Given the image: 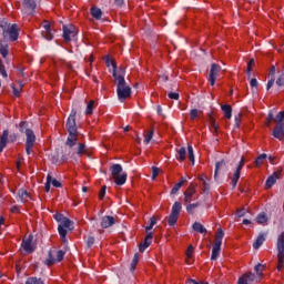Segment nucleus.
<instances>
[{"label": "nucleus", "mask_w": 284, "mask_h": 284, "mask_svg": "<svg viewBox=\"0 0 284 284\" xmlns=\"http://www.w3.org/2000/svg\"><path fill=\"white\" fill-rule=\"evenodd\" d=\"M113 77L116 83L118 99L123 103L125 99H130V97H132V88H130V84L125 82V68H120L119 71H116V65L113 64Z\"/></svg>", "instance_id": "nucleus-1"}, {"label": "nucleus", "mask_w": 284, "mask_h": 284, "mask_svg": "<svg viewBox=\"0 0 284 284\" xmlns=\"http://www.w3.org/2000/svg\"><path fill=\"white\" fill-rule=\"evenodd\" d=\"M77 110L72 109L68 121H67V130L69 135L65 141V145L69 150H72L74 145H77V141H79V131L77 130Z\"/></svg>", "instance_id": "nucleus-2"}, {"label": "nucleus", "mask_w": 284, "mask_h": 284, "mask_svg": "<svg viewBox=\"0 0 284 284\" xmlns=\"http://www.w3.org/2000/svg\"><path fill=\"white\" fill-rule=\"evenodd\" d=\"M111 176L116 185H125L128 181V173L123 172L121 164H113L111 166Z\"/></svg>", "instance_id": "nucleus-3"}, {"label": "nucleus", "mask_w": 284, "mask_h": 284, "mask_svg": "<svg viewBox=\"0 0 284 284\" xmlns=\"http://www.w3.org/2000/svg\"><path fill=\"white\" fill-rule=\"evenodd\" d=\"M0 28L3 30V37L10 38L11 41H17L19 39V28L17 24L10 26L7 21H2Z\"/></svg>", "instance_id": "nucleus-4"}, {"label": "nucleus", "mask_w": 284, "mask_h": 284, "mask_svg": "<svg viewBox=\"0 0 284 284\" xmlns=\"http://www.w3.org/2000/svg\"><path fill=\"white\" fill-rule=\"evenodd\" d=\"M20 132H24L27 140L26 145H34L37 143V135H34V131L28 128V122H20Z\"/></svg>", "instance_id": "nucleus-5"}, {"label": "nucleus", "mask_w": 284, "mask_h": 284, "mask_svg": "<svg viewBox=\"0 0 284 284\" xmlns=\"http://www.w3.org/2000/svg\"><path fill=\"white\" fill-rule=\"evenodd\" d=\"M70 227H72V221L68 217H64L58 226V232L63 243L67 241L65 236L68 235V230H70Z\"/></svg>", "instance_id": "nucleus-6"}, {"label": "nucleus", "mask_w": 284, "mask_h": 284, "mask_svg": "<svg viewBox=\"0 0 284 284\" xmlns=\"http://www.w3.org/2000/svg\"><path fill=\"white\" fill-rule=\"evenodd\" d=\"M41 37L47 41H52V39H54V30L52 29V24H50V21L48 20H44L42 22Z\"/></svg>", "instance_id": "nucleus-7"}, {"label": "nucleus", "mask_w": 284, "mask_h": 284, "mask_svg": "<svg viewBox=\"0 0 284 284\" xmlns=\"http://www.w3.org/2000/svg\"><path fill=\"white\" fill-rule=\"evenodd\" d=\"M183 205L180 202H175L172 206L171 214L169 215V225H176V221H179V215L181 214V210Z\"/></svg>", "instance_id": "nucleus-8"}, {"label": "nucleus", "mask_w": 284, "mask_h": 284, "mask_svg": "<svg viewBox=\"0 0 284 284\" xmlns=\"http://www.w3.org/2000/svg\"><path fill=\"white\" fill-rule=\"evenodd\" d=\"M34 236L29 235L27 239L22 240L21 247L27 254H32L34 252V243L32 242Z\"/></svg>", "instance_id": "nucleus-9"}, {"label": "nucleus", "mask_w": 284, "mask_h": 284, "mask_svg": "<svg viewBox=\"0 0 284 284\" xmlns=\"http://www.w3.org/2000/svg\"><path fill=\"white\" fill-rule=\"evenodd\" d=\"M230 170V162L222 160L220 162L215 163V172H214V179L215 181H219V172H227Z\"/></svg>", "instance_id": "nucleus-10"}, {"label": "nucleus", "mask_w": 284, "mask_h": 284, "mask_svg": "<svg viewBox=\"0 0 284 284\" xmlns=\"http://www.w3.org/2000/svg\"><path fill=\"white\" fill-rule=\"evenodd\" d=\"M74 37H77V29L74 28V26H72V24L64 26L63 27L64 41H72V39H74Z\"/></svg>", "instance_id": "nucleus-11"}, {"label": "nucleus", "mask_w": 284, "mask_h": 284, "mask_svg": "<svg viewBox=\"0 0 284 284\" xmlns=\"http://www.w3.org/2000/svg\"><path fill=\"white\" fill-rule=\"evenodd\" d=\"M24 14H34V10L37 9V2L34 0H22Z\"/></svg>", "instance_id": "nucleus-12"}, {"label": "nucleus", "mask_w": 284, "mask_h": 284, "mask_svg": "<svg viewBox=\"0 0 284 284\" xmlns=\"http://www.w3.org/2000/svg\"><path fill=\"white\" fill-rule=\"evenodd\" d=\"M221 72V65L213 63L211 65L209 81L211 85H214L216 83V77H219V73Z\"/></svg>", "instance_id": "nucleus-13"}, {"label": "nucleus", "mask_w": 284, "mask_h": 284, "mask_svg": "<svg viewBox=\"0 0 284 284\" xmlns=\"http://www.w3.org/2000/svg\"><path fill=\"white\" fill-rule=\"evenodd\" d=\"M243 165H245V159L242 158L240 161L239 166L236 168L234 174H233V179H232V185H233V190L234 187H236L239 180L241 179V170H243Z\"/></svg>", "instance_id": "nucleus-14"}, {"label": "nucleus", "mask_w": 284, "mask_h": 284, "mask_svg": "<svg viewBox=\"0 0 284 284\" xmlns=\"http://www.w3.org/2000/svg\"><path fill=\"white\" fill-rule=\"evenodd\" d=\"M281 176V170L275 171L272 175H270L265 182L266 190H270V187H273L276 184V181H278Z\"/></svg>", "instance_id": "nucleus-15"}, {"label": "nucleus", "mask_w": 284, "mask_h": 284, "mask_svg": "<svg viewBox=\"0 0 284 284\" xmlns=\"http://www.w3.org/2000/svg\"><path fill=\"white\" fill-rule=\"evenodd\" d=\"M276 247H277V258L282 260L284 256V233H281L277 236Z\"/></svg>", "instance_id": "nucleus-16"}, {"label": "nucleus", "mask_w": 284, "mask_h": 284, "mask_svg": "<svg viewBox=\"0 0 284 284\" xmlns=\"http://www.w3.org/2000/svg\"><path fill=\"white\" fill-rule=\"evenodd\" d=\"M196 194V185L194 183H191L189 189L184 192V201L185 203H192V196Z\"/></svg>", "instance_id": "nucleus-17"}, {"label": "nucleus", "mask_w": 284, "mask_h": 284, "mask_svg": "<svg viewBox=\"0 0 284 284\" xmlns=\"http://www.w3.org/2000/svg\"><path fill=\"white\" fill-rule=\"evenodd\" d=\"M116 221L114 220V216L105 215L101 219V227H103V230L112 227V225H114Z\"/></svg>", "instance_id": "nucleus-18"}, {"label": "nucleus", "mask_w": 284, "mask_h": 284, "mask_svg": "<svg viewBox=\"0 0 284 284\" xmlns=\"http://www.w3.org/2000/svg\"><path fill=\"white\" fill-rule=\"evenodd\" d=\"M274 139H278V141L284 140V124H276L273 129Z\"/></svg>", "instance_id": "nucleus-19"}, {"label": "nucleus", "mask_w": 284, "mask_h": 284, "mask_svg": "<svg viewBox=\"0 0 284 284\" xmlns=\"http://www.w3.org/2000/svg\"><path fill=\"white\" fill-rule=\"evenodd\" d=\"M199 181L202 183V191L204 194H210V179L205 174L199 175Z\"/></svg>", "instance_id": "nucleus-20"}, {"label": "nucleus", "mask_w": 284, "mask_h": 284, "mask_svg": "<svg viewBox=\"0 0 284 284\" xmlns=\"http://www.w3.org/2000/svg\"><path fill=\"white\" fill-rule=\"evenodd\" d=\"M150 245H152V232H149L144 242L140 244L139 246L140 252H145V250H148Z\"/></svg>", "instance_id": "nucleus-21"}, {"label": "nucleus", "mask_w": 284, "mask_h": 284, "mask_svg": "<svg viewBox=\"0 0 284 284\" xmlns=\"http://www.w3.org/2000/svg\"><path fill=\"white\" fill-rule=\"evenodd\" d=\"M18 199L22 203H28V201H30V193H28V191L24 189H20L18 191Z\"/></svg>", "instance_id": "nucleus-22"}, {"label": "nucleus", "mask_w": 284, "mask_h": 284, "mask_svg": "<svg viewBox=\"0 0 284 284\" xmlns=\"http://www.w3.org/2000/svg\"><path fill=\"white\" fill-rule=\"evenodd\" d=\"M267 236V233H260L255 243H253V247L254 250H258V247H261V245H263V243H265V239Z\"/></svg>", "instance_id": "nucleus-23"}, {"label": "nucleus", "mask_w": 284, "mask_h": 284, "mask_svg": "<svg viewBox=\"0 0 284 284\" xmlns=\"http://www.w3.org/2000/svg\"><path fill=\"white\" fill-rule=\"evenodd\" d=\"M270 74L271 80H268L267 84H266V90H272L273 85H274V81H276V78L274 77V74H276V67L272 65L271 70H270Z\"/></svg>", "instance_id": "nucleus-24"}, {"label": "nucleus", "mask_w": 284, "mask_h": 284, "mask_svg": "<svg viewBox=\"0 0 284 284\" xmlns=\"http://www.w3.org/2000/svg\"><path fill=\"white\" fill-rule=\"evenodd\" d=\"M8 130H4L0 136V152H3V149L8 145Z\"/></svg>", "instance_id": "nucleus-25"}, {"label": "nucleus", "mask_w": 284, "mask_h": 284, "mask_svg": "<svg viewBox=\"0 0 284 284\" xmlns=\"http://www.w3.org/2000/svg\"><path fill=\"white\" fill-rule=\"evenodd\" d=\"M256 223H258L260 225H267V214L265 212H261L256 219H255Z\"/></svg>", "instance_id": "nucleus-26"}, {"label": "nucleus", "mask_w": 284, "mask_h": 284, "mask_svg": "<svg viewBox=\"0 0 284 284\" xmlns=\"http://www.w3.org/2000/svg\"><path fill=\"white\" fill-rule=\"evenodd\" d=\"M225 236V233L223 232V229H219L215 234V243L214 245H223V237Z\"/></svg>", "instance_id": "nucleus-27"}, {"label": "nucleus", "mask_w": 284, "mask_h": 284, "mask_svg": "<svg viewBox=\"0 0 284 284\" xmlns=\"http://www.w3.org/2000/svg\"><path fill=\"white\" fill-rule=\"evenodd\" d=\"M91 16L93 19H97V21L101 20V17H103V11L99 9L98 7H92L91 8Z\"/></svg>", "instance_id": "nucleus-28"}, {"label": "nucleus", "mask_w": 284, "mask_h": 284, "mask_svg": "<svg viewBox=\"0 0 284 284\" xmlns=\"http://www.w3.org/2000/svg\"><path fill=\"white\" fill-rule=\"evenodd\" d=\"M194 232H199L200 234H207V229L201 224V222H194L193 224Z\"/></svg>", "instance_id": "nucleus-29"}, {"label": "nucleus", "mask_w": 284, "mask_h": 284, "mask_svg": "<svg viewBox=\"0 0 284 284\" xmlns=\"http://www.w3.org/2000/svg\"><path fill=\"white\" fill-rule=\"evenodd\" d=\"M220 254H221V245L214 244L212 248L211 261H216Z\"/></svg>", "instance_id": "nucleus-30"}, {"label": "nucleus", "mask_w": 284, "mask_h": 284, "mask_svg": "<svg viewBox=\"0 0 284 284\" xmlns=\"http://www.w3.org/2000/svg\"><path fill=\"white\" fill-rule=\"evenodd\" d=\"M0 54L6 59L8 57V43L6 40L0 41Z\"/></svg>", "instance_id": "nucleus-31"}, {"label": "nucleus", "mask_w": 284, "mask_h": 284, "mask_svg": "<svg viewBox=\"0 0 284 284\" xmlns=\"http://www.w3.org/2000/svg\"><path fill=\"white\" fill-rule=\"evenodd\" d=\"M221 110L224 112L226 119H232V106L229 104H223Z\"/></svg>", "instance_id": "nucleus-32"}, {"label": "nucleus", "mask_w": 284, "mask_h": 284, "mask_svg": "<svg viewBox=\"0 0 284 284\" xmlns=\"http://www.w3.org/2000/svg\"><path fill=\"white\" fill-rule=\"evenodd\" d=\"M255 272H256V276L258 277L257 282L261 281V276H263V270H265V265L263 264H257L254 267Z\"/></svg>", "instance_id": "nucleus-33"}, {"label": "nucleus", "mask_w": 284, "mask_h": 284, "mask_svg": "<svg viewBox=\"0 0 284 284\" xmlns=\"http://www.w3.org/2000/svg\"><path fill=\"white\" fill-rule=\"evenodd\" d=\"M73 154H85V144L84 143H78V148H75Z\"/></svg>", "instance_id": "nucleus-34"}, {"label": "nucleus", "mask_w": 284, "mask_h": 284, "mask_svg": "<svg viewBox=\"0 0 284 284\" xmlns=\"http://www.w3.org/2000/svg\"><path fill=\"white\" fill-rule=\"evenodd\" d=\"M274 121L276 125H284V111L280 112L275 118Z\"/></svg>", "instance_id": "nucleus-35"}, {"label": "nucleus", "mask_w": 284, "mask_h": 284, "mask_svg": "<svg viewBox=\"0 0 284 284\" xmlns=\"http://www.w3.org/2000/svg\"><path fill=\"white\" fill-rule=\"evenodd\" d=\"M186 154H187V151L185 150V148H180L178 150V161H183Z\"/></svg>", "instance_id": "nucleus-36"}, {"label": "nucleus", "mask_w": 284, "mask_h": 284, "mask_svg": "<svg viewBox=\"0 0 284 284\" xmlns=\"http://www.w3.org/2000/svg\"><path fill=\"white\" fill-rule=\"evenodd\" d=\"M267 159V154L262 153L256 160H255V165L258 168V165H263V161Z\"/></svg>", "instance_id": "nucleus-37"}, {"label": "nucleus", "mask_w": 284, "mask_h": 284, "mask_svg": "<svg viewBox=\"0 0 284 284\" xmlns=\"http://www.w3.org/2000/svg\"><path fill=\"white\" fill-rule=\"evenodd\" d=\"M136 263H139V253L134 254V257L131 262V266H130L131 272H134V270L136 268Z\"/></svg>", "instance_id": "nucleus-38"}, {"label": "nucleus", "mask_w": 284, "mask_h": 284, "mask_svg": "<svg viewBox=\"0 0 284 284\" xmlns=\"http://www.w3.org/2000/svg\"><path fill=\"white\" fill-rule=\"evenodd\" d=\"M187 154H189V160L191 161L192 165H194V149L192 145L187 146Z\"/></svg>", "instance_id": "nucleus-39"}, {"label": "nucleus", "mask_w": 284, "mask_h": 284, "mask_svg": "<svg viewBox=\"0 0 284 284\" xmlns=\"http://www.w3.org/2000/svg\"><path fill=\"white\" fill-rule=\"evenodd\" d=\"M26 284H43V281H41V278H37V277H29L26 281Z\"/></svg>", "instance_id": "nucleus-40"}, {"label": "nucleus", "mask_w": 284, "mask_h": 284, "mask_svg": "<svg viewBox=\"0 0 284 284\" xmlns=\"http://www.w3.org/2000/svg\"><path fill=\"white\" fill-rule=\"evenodd\" d=\"M154 138V131H148V133L144 135V143H150V141H152V139Z\"/></svg>", "instance_id": "nucleus-41"}, {"label": "nucleus", "mask_w": 284, "mask_h": 284, "mask_svg": "<svg viewBox=\"0 0 284 284\" xmlns=\"http://www.w3.org/2000/svg\"><path fill=\"white\" fill-rule=\"evenodd\" d=\"M50 185H52V175H47V182L44 184L45 192H50Z\"/></svg>", "instance_id": "nucleus-42"}, {"label": "nucleus", "mask_w": 284, "mask_h": 284, "mask_svg": "<svg viewBox=\"0 0 284 284\" xmlns=\"http://www.w3.org/2000/svg\"><path fill=\"white\" fill-rule=\"evenodd\" d=\"M92 110H94V100H91L87 104L85 114H92Z\"/></svg>", "instance_id": "nucleus-43"}, {"label": "nucleus", "mask_w": 284, "mask_h": 284, "mask_svg": "<svg viewBox=\"0 0 284 284\" xmlns=\"http://www.w3.org/2000/svg\"><path fill=\"white\" fill-rule=\"evenodd\" d=\"M275 83L278 88H284V72L281 73V75L276 79Z\"/></svg>", "instance_id": "nucleus-44"}, {"label": "nucleus", "mask_w": 284, "mask_h": 284, "mask_svg": "<svg viewBox=\"0 0 284 284\" xmlns=\"http://www.w3.org/2000/svg\"><path fill=\"white\" fill-rule=\"evenodd\" d=\"M57 263V258L52 256V252H49V257L45 260V265H54Z\"/></svg>", "instance_id": "nucleus-45"}, {"label": "nucleus", "mask_w": 284, "mask_h": 284, "mask_svg": "<svg viewBox=\"0 0 284 284\" xmlns=\"http://www.w3.org/2000/svg\"><path fill=\"white\" fill-rule=\"evenodd\" d=\"M252 65H254V59H251L247 63V69H246V74L250 79V77H252Z\"/></svg>", "instance_id": "nucleus-46"}, {"label": "nucleus", "mask_w": 284, "mask_h": 284, "mask_svg": "<svg viewBox=\"0 0 284 284\" xmlns=\"http://www.w3.org/2000/svg\"><path fill=\"white\" fill-rule=\"evenodd\" d=\"M105 64L108 65V68H110V65H112V68H114V65H115V72H116V62L110 60V57L105 58ZM112 74L114 75V71L112 72Z\"/></svg>", "instance_id": "nucleus-47"}, {"label": "nucleus", "mask_w": 284, "mask_h": 284, "mask_svg": "<svg viewBox=\"0 0 284 284\" xmlns=\"http://www.w3.org/2000/svg\"><path fill=\"white\" fill-rule=\"evenodd\" d=\"M192 252H194V246L190 245L186 251V263H190V258H192Z\"/></svg>", "instance_id": "nucleus-48"}, {"label": "nucleus", "mask_w": 284, "mask_h": 284, "mask_svg": "<svg viewBox=\"0 0 284 284\" xmlns=\"http://www.w3.org/2000/svg\"><path fill=\"white\" fill-rule=\"evenodd\" d=\"M160 172H161V169L156 166H152V181H154L159 176Z\"/></svg>", "instance_id": "nucleus-49"}, {"label": "nucleus", "mask_w": 284, "mask_h": 284, "mask_svg": "<svg viewBox=\"0 0 284 284\" xmlns=\"http://www.w3.org/2000/svg\"><path fill=\"white\" fill-rule=\"evenodd\" d=\"M63 256H65V252H63V251H58V252H57L55 262H57V263H61V261H63Z\"/></svg>", "instance_id": "nucleus-50"}, {"label": "nucleus", "mask_w": 284, "mask_h": 284, "mask_svg": "<svg viewBox=\"0 0 284 284\" xmlns=\"http://www.w3.org/2000/svg\"><path fill=\"white\" fill-rule=\"evenodd\" d=\"M155 224H156V217H151L150 225L145 227L146 232H150V230H152V227H154Z\"/></svg>", "instance_id": "nucleus-51"}, {"label": "nucleus", "mask_w": 284, "mask_h": 284, "mask_svg": "<svg viewBox=\"0 0 284 284\" xmlns=\"http://www.w3.org/2000/svg\"><path fill=\"white\" fill-rule=\"evenodd\" d=\"M210 116V124L215 130V132L219 130V125H216V122L214 121V118L212 116V113L209 114Z\"/></svg>", "instance_id": "nucleus-52"}, {"label": "nucleus", "mask_w": 284, "mask_h": 284, "mask_svg": "<svg viewBox=\"0 0 284 284\" xmlns=\"http://www.w3.org/2000/svg\"><path fill=\"white\" fill-rule=\"evenodd\" d=\"M53 219H55V221H57L58 223H61L62 221H64L65 216H63V214H61V213H55V214L53 215Z\"/></svg>", "instance_id": "nucleus-53"}, {"label": "nucleus", "mask_w": 284, "mask_h": 284, "mask_svg": "<svg viewBox=\"0 0 284 284\" xmlns=\"http://www.w3.org/2000/svg\"><path fill=\"white\" fill-rule=\"evenodd\" d=\"M196 207H199V203L189 204L186 206V211L187 212H194V210H196Z\"/></svg>", "instance_id": "nucleus-54"}, {"label": "nucleus", "mask_w": 284, "mask_h": 284, "mask_svg": "<svg viewBox=\"0 0 284 284\" xmlns=\"http://www.w3.org/2000/svg\"><path fill=\"white\" fill-rule=\"evenodd\" d=\"M277 270L281 272V270H283L284 256H282V258L277 257Z\"/></svg>", "instance_id": "nucleus-55"}, {"label": "nucleus", "mask_w": 284, "mask_h": 284, "mask_svg": "<svg viewBox=\"0 0 284 284\" xmlns=\"http://www.w3.org/2000/svg\"><path fill=\"white\" fill-rule=\"evenodd\" d=\"M181 183H176L173 189L171 190V194H176V192H179V190H181Z\"/></svg>", "instance_id": "nucleus-56"}, {"label": "nucleus", "mask_w": 284, "mask_h": 284, "mask_svg": "<svg viewBox=\"0 0 284 284\" xmlns=\"http://www.w3.org/2000/svg\"><path fill=\"white\" fill-rule=\"evenodd\" d=\"M244 275L246 277V281H254V278H256V275H254V273L252 272L245 273Z\"/></svg>", "instance_id": "nucleus-57"}, {"label": "nucleus", "mask_w": 284, "mask_h": 284, "mask_svg": "<svg viewBox=\"0 0 284 284\" xmlns=\"http://www.w3.org/2000/svg\"><path fill=\"white\" fill-rule=\"evenodd\" d=\"M246 212H250V211L246 210V209L237 210V216H239V219L245 216V213H246Z\"/></svg>", "instance_id": "nucleus-58"}, {"label": "nucleus", "mask_w": 284, "mask_h": 284, "mask_svg": "<svg viewBox=\"0 0 284 284\" xmlns=\"http://www.w3.org/2000/svg\"><path fill=\"white\" fill-rule=\"evenodd\" d=\"M250 85L251 88H258V80L256 78L251 79Z\"/></svg>", "instance_id": "nucleus-59"}, {"label": "nucleus", "mask_w": 284, "mask_h": 284, "mask_svg": "<svg viewBox=\"0 0 284 284\" xmlns=\"http://www.w3.org/2000/svg\"><path fill=\"white\" fill-rule=\"evenodd\" d=\"M94 245V237L93 236H89L87 240V246L91 247Z\"/></svg>", "instance_id": "nucleus-60"}, {"label": "nucleus", "mask_w": 284, "mask_h": 284, "mask_svg": "<svg viewBox=\"0 0 284 284\" xmlns=\"http://www.w3.org/2000/svg\"><path fill=\"white\" fill-rule=\"evenodd\" d=\"M169 99H173L174 101H179V93L176 92H170Z\"/></svg>", "instance_id": "nucleus-61"}, {"label": "nucleus", "mask_w": 284, "mask_h": 284, "mask_svg": "<svg viewBox=\"0 0 284 284\" xmlns=\"http://www.w3.org/2000/svg\"><path fill=\"white\" fill-rule=\"evenodd\" d=\"M191 119L194 120L196 116H199V111L196 109L191 110L190 112Z\"/></svg>", "instance_id": "nucleus-62"}, {"label": "nucleus", "mask_w": 284, "mask_h": 284, "mask_svg": "<svg viewBox=\"0 0 284 284\" xmlns=\"http://www.w3.org/2000/svg\"><path fill=\"white\" fill-rule=\"evenodd\" d=\"M247 281H248L247 277L244 275L239 278L237 284H247Z\"/></svg>", "instance_id": "nucleus-63"}, {"label": "nucleus", "mask_w": 284, "mask_h": 284, "mask_svg": "<svg viewBox=\"0 0 284 284\" xmlns=\"http://www.w3.org/2000/svg\"><path fill=\"white\" fill-rule=\"evenodd\" d=\"M189 284H210V283L203 282V281L196 282L195 280H189Z\"/></svg>", "instance_id": "nucleus-64"}]
</instances>
